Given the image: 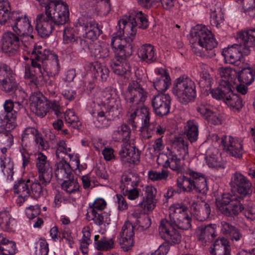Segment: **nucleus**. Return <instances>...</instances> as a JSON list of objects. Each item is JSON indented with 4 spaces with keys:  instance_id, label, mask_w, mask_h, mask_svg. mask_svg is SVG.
Returning a JSON list of instances; mask_svg holds the SVG:
<instances>
[{
    "instance_id": "aec40b11",
    "label": "nucleus",
    "mask_w": 255,
    "mask_h": 255,
    "mask_svg": "<svg viewBox=\"0 0 255 255\" xmlns=\"http://www.w3.org/2000/svg\"><path fill=\"white\" fill-rule=\"evenodd\" d=\"M171 99L168 94H158L151 99V105L155 114L162 117L170 112Z\"/></svg>"
},
{
    "instance_id": "6e6552de",
    "label": "nucleus",
    "mask_w": 255,
    "mask_h": 255,
    "mask_svg": "<svg viewBox=\"0 0 255 255\" xmlns=\"http://www.w3.org/2000/svg\"><path fill=\"white\" fill-rule=\"evenodd\" d=\"M24 67L25 79H28L31 84H33L37 88L45 85L49 97L54 98L56 96L57 86L54 79H50L44 76L43 73H38L36 70L30 68L28 64H25Z\"/></svg>"
},
{
    "instance_id": "bf43d9fd",
    "label": "nucleus",
    "mask_w": 255,
    "mask_h": 255,
    "mask_svg": "<svg viewBox=\"0 0 255 255\" xmlns=\"http://www.w3.org/2000/svg\"><path fill=\"white\" fill-rule=\"evenodd\" d=\"M232 87L220 86V88L212 89L211 91V94L212 97L217 100H223L225 102L227 97L226 96L229 95V91L232 89Z\"/></svg>"
},
{
    "instance_id": "412c9836",
    "label": "nucleus",
    "mask_w": 255,
    "mask_h": 255,
    "mask_svg": "<svg viewBox=\"0 0 255 255\" xmlns=\"http://www.w3.org/2000/svg\"><path fill=\"white\" fill-rule=\"evenodd\" d=\"M130 222H126L120 233L118 238L119 244L125 251L129 250L133 245L134 229Z\"/></svg>"
},
{
    "instance_id": "5701e85b",
    "label": "nucleus",
    "mask_w": 255,
    "mask_h": 255,
    "mask_svg": "<svg viewBox=\"0 0 255 255\" xmlns=\"http://www.w3.org/2000/svg\"><path fill=\"white\" fill-rule=\"evenodd\" d=\"M121 160L129 166L131 164H137L140 159V152L135 146L128 143H125L119 151Z\"/></svg>"
},
{
    "instance_id": "09e8293b",
    "label": "nucleus",
    "mask_w": 255,
    "mask_h": 255,
    "mask_svg": "<svg viewBox=\"0 0 255 255\" xmlns=\"http://www.w3.org/2000/svg\"><path fill=\"white\" fill-rule=\"evenodd\" d=\"M255 76V71L251 68H244L237 73L238 81L246 85H250L254 81Z\"/></svg>"
},
{
    "instance_id": "864d4df0",
    "label": "nucleus",
    "mask_w": 255,
    "mask_h": 255,
    "mask_svg": "<svg viewBox=\"0 0 255 255\" xmlns=\"http://www.w3.org/2000/svg\"><path fill=\"white\" fill-rule=\"evenodd\" d=\"M242 6L243 11L251 17H255V0H235Z\"/></svg>"
},
{
    "instance_id": "ddd939ff",
    "label": "nucleus",
    "mask_w": 255,
    "mask_h": 255,
    "mask_svg": "<svg viewBox=\"0 0 255 255\" xmlns=\"http://www.w3.org/2000/svg\"><path fill=\"white\" fill-rule=\"evenodd\" d=\"M4 110L0 111V128L7 131L14 129L18 113L13 111L12 103L6 100L3 104Z\"/></svg>"
},
{
    "instance_id": "6ab92c4d",
    "label": "nucleus",
    "mask_w": 255,
    "mask_h": 255,
    "mask_svg": "<svg viewBox=\"0 0 255 255\" xmlns=\"http://www.w3.org/2000/svg\"><path fill=\"white\" fill-rule=\"evenodd\" d=\"M223 149L231 156L240 158L243 153L242 141L231 136L224 135L221 138Z\"/></svg>"
},
{
    "instance_id": "39448f33",
    "label": "nucleus",
    "mask_w": 255,
    "mask_h": 255,
    "mask_svg": "<svg viewBox=\"0 0 255 255\" xmlns=\"http://www.w3.org/2000/svg\"><path fill=\"white\" fill-rule=\"evenodd\" d=\"M187 176H179L176 180L177 187L183 191L191 193L193 191L206 194L208 190L205 174L193 170L187 171Z\"/></svg>"
},
{
    "instance_id": "13d9d810",
    "label": "nucleus",
    "mask_w": 255,
    "mask_h": 255,
    "mask_svg": "<svg viewBox=\"0 0 255 255\" xmlns=\"http://www.w3.org/2000/svg\"><path fill=\"white\" fill-rule=\"evenodd\" d=\"M61 184L62 188L69 194L74 193L79 191L80 185L77 180L74 178L66 179Z\"/></svg>"
},
{
    "instance_id": "72a5a7b5",
    "label": "nucleus",
    "mask_w": 255,
    "mask_h": 255,
    "mask_svg": "<svg viewBox=\"0 0 255 255\" xmlns=\"http://www.w3.org/2000/svg\"><path fill=\"white\" fill-rule=\"evenodd\" d=\"M172 155L185 160L188 156V142L182 137L175 138L172 143Z\"/></svg>"
},
{
    "instance_id": "2eb2a0df",
    "label": "nucleus",
    "mask_w": 255,
    "mask_h": 255,
    "mask_svg": "<svg viewBox=\"0 0 255 255\" xmlns=\"http://www.w3.org/2000/svg\"><path fill=\"white\" fill-rule=\"evenodd\" d=\"M36 166L38 172L39 180L43 185H47L52 177V168L47 157L41 152L37 154Z\"/></svg>"
},
{
    "instance_id": "338daca9",
    "label": "nucleus",
    "mask_w": 255,
    "mask_h": 255,
    "mask_svg": "<svg viewBox=\"0 0 255 255\" xmlns=\"http://www.w3.org/2000/svg\"><path fill=\"white\" fill-rule=\"evenodd\" d=\"M15 251V243L12 241L3 246H0V252L2 255H13Z\"/></svg>"
},
{
    "instance_id": "49530a36",
    "label": "nucleus",
    "mask_w": 255,
    "mask_h": 255,
    "mask_svg": "<svg viewBox=\"0 0 255 255\" xmlns=\"http://www.w3.org/2000/svg\"><path fill=\"white\" fill-rule=\"evenodd\" d=\"M30 180H18L13 186L14 192L24 197L30 196Z\"/></svg>"
},
{
    "instance_id": "f3484780",
    "label": "nucleus",
    "mask_w": 255,
    "mask_h": 255,
    "mask_svg": "<svg viewBox=\"0 0 255 255\" xmlns=\"http://www.w3.org/2000/svg\"><path fill=\"white\" fill-rule=\"evenodd\" d=\"M11 19L12 20L9 25L17 35H28L32 31L33 27L30 24L28 18L25 15H20L18 13L13 11Z\"/></svg>"
},
{
    "instance_id": "423d86ee",
    "label": "nucleus",
    "mask_w": 255,
    "mask_h": 255,
    "mask_svg": "<svg viewBox=\"0 0 255 255\" xmlns=\"http://www.w3.org/2000/svg\"><path fill=\"white\" fill-rule=\"evenodd\" d=\"M172 93L179 102L187 104L193 101L196 96L195 84L188 77L180 76L174 82Z\"/></svg>"
},
{
    "instance_id": "7c9ffc66",
    "label": "nucleus",
    "mask_w": 255,
    "mask_h": 255,
    "mask_svg": "<svg viewBox=\"0 0 255 255\" xmlns=\"http://www.w3.org/2000/svg\"><path fill=\"white\" fill-rule=\"evenodd\" d=\"M31 110L37 116L41 118L44 117L48 110V105L42 98L33 95L30 97Z\"/></svg>"
},
{
    "instance_id": "b1692460",
    "label": "nucleus",
    "mask_w": 255,
    "mask_h": 255,
    "mask_svg": "<svg viewBox=\"0 0 255 255\" xmlns=\"http://www.w3.org/2000/svg\"><path fill=\"white\" fill-rule=\"evenodd\" d=\"M36 22L35 28L38 34L42 37L49 36L54 29V26L57 25L44 13L37 15Z\"/></svg>"
},
{
    "instance_id": "c03bdc74",
    "label": "nucleus",
    "mask_w": 255,
    "mask_h": 255,
    "mask_svg": "<svg viewBox=\"0 0 255 255\" xmlns=\"http://www.w3.org/2000/svg\"><path fill=\"white\" fill-rule=\"evenodd\" d=\"M227 95L225 103L234 111L239 112L243 107V103L242 98L237 94L233 93L232 89Z\"/></svg>"
},
{
    "instance_id": "0e129e2a",
    "label": "nucleus",
    "mask_w": 255,
    "mask_h": 255,
    "mask_svg": "<svg viewBox=\"0 0 255 255\" xmlns=\"http://www.w3.org/2000/svg\"><path fill=\"white\" fill-rule=\"evenodd\" d=\"M206 162L209 167L224 168L221 157L218 154H212L206 157Z\"/></svg>"
},
{
    "instance_id": "4468645a",
    "label": "nucleus",
    "mask_w": 255,
    "mask_h": 255,
    "mask_svg": "<svg viewBox=\"0 0 255 255\" xmlns=\"http://www.w3.org/2000/svg\"><path fill=\"white\" fill-rule=\"evenodd\" d=\"M75 26L81 27L85 31L86 38L92 40L97 39L102 33L96 21L88 16L79 18L75 22Z\"/></svg>"
},
{
    "instance_id": "ea45409f",
    "label": "nucleus",
    "mask_w": 255,
    "mask_h": 255,
    "mask_svg": "<svg viewBox=\"0 0 255 255\" xmlns=\"http://www.w3.org/2000/svg\"><path fill=\"white\" fill-rule=\"evenodd\" d=\"M93 117L95 118L94 120V124L98 128H104L110 125V121L114 117H112L106 113V111L101 108V111H98L97 113H93Z\"/></svg>"
},
{
    "instance_id": "680f3d73",
    "label": "nucleus",
    "mask_w": 255,
    "mask_h": 255,
    "mask_svg": "<svg viewBox=\"0 0 255 255\" xmlns=\"http://www.w3.org/2000/svg\"><path fill=\"white\" fill-rule=\"evenodd\" d=\"M238 199H239L238 195L223 194L221 199H217L216 204L220 211V208L222 207L228 206L230 203L234 202Z\"/></svg>"
},
{
    "instance_id": "c756f323",
    "label": "nucleus",
    "mask_w": 255,
    "mask_h": 255,
    "mask_svg": "<svg viewBox=\"0 0 255 255\" xmlns=\"http://www.w3.org/2000/svg\"><path fill=\"white\" fill-rule=\"evenodd\" d=\"M55 175L57 180L71 179L74 174L69 163L66 160H59L55 163Z\"/></svg>"
},
{
    "instance_id": "f704fd0d",
    "label": "nucleus",
    "mask_w": 255,
    "mask_h": 255,
    "mask_svg": "<svg viewBox=\"0 0 255 255\" xmlns=\"http://www.w3.org/2000/svg\"><path fill=\"white\" fill-rule=\"evenodd\" d=\"M210 22L213 26L218 27L224 20V13L219 2L210 5Z\"/></svg>"
},
{
    "instance_id": "4d7b16f0",
    "label": "nucleus",
    "mask_w": 255,
    "mask_h": 255,
    "mask_svg": "<svg viewBox=\"0 0 255 255\" xmlns=\"http://www.w3.org/2000/svg\"><path fill=\"white\" fill-rule=\"evenodd\" d=\"M47 185H43L41 182L35 179L33 182L30 180V196L34 198H38L43 195L44 187Z\"/></svg>"
},
{
    "instance_id": "774afa93",
    "label": "nucleus",
    "mask_w": 255,
    "mask_h": 255,
    "mask_svg": "<svg viewBox=\"0 0 255 255\" xmlns=\"http://www.w3.org/2000/svg\"><path fill=\"white\" fill-rule=\"evenodd\" d=\"M49 252L48 245L44 240H40L36 247V255H48Z\"/></svg>"
},
{
    "instance_id": "4be33fe9",
    "label": "nucleus",
    "mask_w": 255,
    "mask_h": 255,
    "mask_svg": "<svg viewBox=\"0 0 255 255\" xmlns=\"http://www.w3.org/2000/svg\"><path fill=\"white\" fill-rule=\"evenodd\" d=\"M17 34L12 32L4 33L0 39L2 51L13 55L19 49L20 46L19 38Z\"/></svg>"
},
{
    "instance_id": "1a4fd4ad",
    "label": "nucleus",
    "mask_w": 255,
    "mask_h": 255,
    "mask_svg": "<svg viewBox=\"0 0 255 255\" xmlns=\"http://www.w3.org/2000/svg\"><path fill=\"white\" fill-rule=\"evenodd\" d=\"M188 207L183 203H175L169 208V221L171 225L181 230H187L191 227L192 219L187 213Z\"/></svg>"
},
{
    "instance_id": "dca6fc26",
    "label": "nucleus",
    "mask_w": 255,
    "mask_h": 255,
    "mask_svg": "<svg viewBox=\"0 0 255 255\" xmlns=\"http://www.w3.org/2000/svg\"><path fill=\"white\" fill-rule=\"evenodd\" d=\"M232 188L235 189L239 194V199H243L244 197L252 193V183L251 181L239 172L234 173L230 183Z\"/></svg>"
},
{
    "instance_id": "c9c22d12",
    "label": "nucleus",
    "mask_w": 255,
    "mask_h": 255,
    "mask_svg": "<svg viewBox=\"0 0 255 255\" xmlns=\"http://www.w3.org/2000/svg\"><path fill=\"white\" fill-rule=\"evenodd\" d=\"M88 49L90 50L92 56L96 59H104L108 57L110 55L108 44L106 43L101 45L90 43V45H88Z\"/></svg>"
},
{
    "instance_id": "a211bd4d",
    "label": "nucleus",
    "mask_w": 255,
    "mask_h": 255,
    "mask_svg": "<svg viewBox=\"0 0 255 255\" xmlns=\"http://www.w3.org/2000/svg\"><path fill=\"white\" fill-rule=\"evenodd\" d=\"M159 231L162 237L169 244L173 245L180 243L181 240L180 234L166 219L161 220Z\"/></svg>"
},
{
    "instance_id": "69168bd1",
    "label": "nucleus",
    "mask_w": 255,
    "mask_h": 255,
    "mask_svg": "<svg viewBox=\"0 0 255 255\" xmlns=\"http://www.w3.org/2000/svg\"><path fill=\"white\" fill-rule=\"evenodd\" d=\"M151 225V220L147 216L139 218L135 222L134 227L137 230L142 232L147 230Z\"/></svg>"
},
{
    "instance_id": "9b49d317",
    "label": "nucleus",
    "mask_w": 255,
    "mask_h": 255,
    "mask_svg": "<svg viewBox=\"0 0 255 255\" xmlns=\"http://www.w3.org/2000/svg\"><path fill=\"white\" fill-rule=\"evenodd\" d=\"M45 6L44 14L57 25L65 24L69 19L68 5L60 0H50Z\"/></svg>"
},
{
    "instance_id": "58836bf2",
    "label": "nucleus",
    "mask_w": 255,
    "mask_h": 255,
    "mask_svg": "<svg viewBox=\"0 0 255 255\" xmlns=\"http://www.w3.org/2000/svg\"><path fill=\"white\" fill-rule=\"evenodd\" d=\"M140 181L138 175L135 173L129 172L122 176L120 188L122 190L135 188L138 186Z\"/></svg>"
},
{
    "instance_id": "0eeeda50",
    "label": "nucleus",
    "mask_w": 255,
    "mask_h": 255,
    "mask_svg": "<svg viewBox=\"0 0 255 255\" xmlns=\"http://www.w3.org/2000/svg\"><path fill=\"white\" fill-rule=\"evenodd\" d=\"M117 31L113 34L111 42V46L115 49L116 58L118 59H126L132 53V41L134 36H128L123 38L125 32L123 27L117 26Z\"/></svg>"
},
{
    "instance_id": "6e6d98bb",
    "label": "nucleus",
    "mask_w": 255,
    "mask_h": 255,
    "mask_svg": "<svg viewBox=\"0 0 255 255\" xmlns=\"http://www.w3.org/2000/svg\"><path fill=\"white\" fill-rule=\"evenodd\" d=\"M65 120L68 126L75 129H79L82 124L79 118L72 110H69L65 113Z\"/></svg>"
},
{
    "instance_id": "bb28decb",
    "label": "nucleus",
    "mask_w": 255,
    "mask_h": 255,
    "mask_svg": "<svg viewBox=\"0 0 255 255\" xmlns=\"http://www.w3.org/2000/svg\"><path fill=\"white\" fill-rule=\"evenodd\" d=\"M184 160L172 154L168 157L166 155H162L157 159L158 164H162L164 167H169L177 173L182 172L184 168Z\"/></svg>"
},
{
    "instance_id": "3c124183",
    "label": "nucleus",
    "mask_w": 255,
    "mask_h": 255,
    "mask_svg": "<svg viewBox=\"0 0 255 255\" xmlns=\"http://www.w3.org/2000/svg\"><path fill=\"white\" fill-rule=\"evenodd\" d=\"M14 92L12 98L14 101L9 100L12 103L13 111L18 113L20 110L23 108V103L26 100L27 95L23 90H18Z\"/></svg>"
},
{
    "instance_id": "cd10ccee",
    "label": "nucleus",
    "mask_w": 255,
    "mask_h": 255,
    "mask_svg": "<svg viewBox=\"0 0 255 255\" xmlns=\"http://www.w3.org/2000/svg\"><path fill=\"white\" fill-rule=\"evenodd\" d=\"M218 73L221 77L220 86L234 88L237 77V72L235 69L230 67H220Z\"/></svg>"
},
{
    "instance_id": "2f4dec72",
    "label": "nucleus",
    "mask_w": 255,
    "mask_h": 255,
    "mask_svg": "<svg viewBox=\"0 0 255 255\" xmlns=\"http://www.w3.org/2000/svg\"><path fill=\"white\" fill-rule=\"evenodd\" d=\"M222 234L228 236L233 242H243L244 237L240 229L226 221L221 222Z\"/></svg>"
},
{
    "instance_id": "37998d69",
    "label": "nucleus",
    "mask_w": 255,
    "mask_h": 255,
    "mask_svg": "<svg viewBox=\"0 0 255 255\" xmlns=\"http://www.w3.org/2000/svg\"><path fill=\"white\" fill-rule=\"evenodd\" d=\"M70 147H67L66 141L64 140H59L56 144V156L58 160H65L67 155L70 160H72L73 155Z\"/></svg>"
},
{
    "instance_id": "473e14b6",
    "label": "nucleus",
    "mask_w": 255,
    "mask_h": 255,
    "mask_svg": "<svg viewBox=\"0 0 255 255\" xmlns=\"http://www.w3.org/2000/svg\"><path fill=\"white\" fill-rule=\"evenodd\" d=\"M137 54L141 61L147 63L154 62L157 60L155 49L150 44H145L141 46L138 49Z\"/></svg>"
},
{
    "instance_id": "20e7f679",
    "label": "nucleus",
    "mask_w": 255,
    "mask_h": 255,
    "mask_svg": "<svg viewBox=\"0 0 255 255\" xmlns=\"http://www.w3.org/2000/svg\"><path fill=\"white\" fill-rule=\"evenodd\" d=\"M31 67L38 73H42V69L45 70L50 76L58 75L60 70L58 56L48 49H42L41 46L32 49L30 57Z\"/></svg>"
},
{
    "instance_id": "e433bc0d",
    "label": "nucleus",
    "mask_w": 255,
    "mask_h": 255,
    "mask_svg": "<svg viewBox=\"0 0 255 255\" xmlns=\"http://www.w3.org/2000/svg\"><path fill=\"white\" fill-rule=\"evenodd\" d=\"M110 214L106 212H99L94 209H88L86 214L87 218L89 221H93L98 226L104 223H108L110 221Z\"/></svg>"
},
{
    "instance_id": "f257e3e1",
    "label": "nucleus",
    "mask_w": 255,
    "mask_h": 255,
    "mask_svg": "<svg viewBox=\"0 0 255 255\" xmlns=\"http://www.w3.org/2000/svg\"><path fill=\"white\" fill-rule=\"evenodd\" d=\"M148 93L140 84L133 80L122 93L128 110L129 123L135 127L137 122H140V130L145 138L151 137L154 133L162 136L166 131L165 128L156 122H150V113L147 108L141 107L147 97Z\"/></svg>"
},
{
    "instance_id": "79ce46f5",
    "label": "nucleus",
    "mask_w": 255,
    "mask_h": 255,
    "mask_svg": "<svg viewBox=\"0 0 255 255\" xmlns=\"http://www.w3.org/2000/svg\"><path fill=\"white\" fill-rule=\"evenodd\" d=\"M116 60H113L111 62V66L113 72L117 75L124 76L129 71L130 67L125 60L126 59H118L115 58Z\"/></svg>"
},
{
    "instance_id": "a19ab883",
    "label": "nucleus",
    "mask_w": 255,
    "mask_h": 255,
    "mask_svg": "<svg viewBox=\"0 0 255 255\" xmlns=\"http://www.w3.org/2000/svg\"><path fill=\"white\" fill-rule=\"evenodd\" d=\"M239 200L230 203L228 206L222 207L220 208V211L227 217H234L238 216L243 209V206Z\"/></svg>"
},
{
    "instance_id": "8fccbe9b",
    "label": "nucleus",
    "mask_w": 255,
    "mask_h": 255,
    "mask_svg": "<svg viewBox=\"0 0 255 255\" xmlns=\"http://www.w3.org/2000/svg\"><path fill=\"white\" fill-rule=\"evenodd\" d=\"M105 105L102 108L108 113L112 117H116L120 113L119 108L120 107V102L117 98H113L110 101L104 103Z\"/></svg>"
},
{
    "instance_id": "603ef678",
    "label": "nucleus",
    "mask_w": 255,
    "mask_h": 255,
    "mask_svg": "<svg viewBox=\"0 0 255 255\" xmlns=\"http://www.w3.org/2000/svg\"><path fill=\"white\" fill-rule=\"evenodd\" d=\"M0 159L3 174L6 176L7 179H12L14 173L13 162L9 157H6L4 155L1 156Z\"/></svg>"
},
{
    "instance_id": "a878e982",
    "label": "nucleus",
    "mask_w": 255,
    "mask_h": 255,
    "mask_svg": "<svg viewBox=\"0 0 255 255\" xmlns=\"http://www.w3.org/2000/svg\"><path fill=\"white\" fill-rule=\"evenodd\" d=\"M32 139H34L42 148H47V142L40 136L38 130L34 128L28 127L23 130L21 135L22 146H27V144Z\"/></svg>"
},
{
    "instance_id": "e2e57ef3",
    "label": "nucleus",
    "mask_w": 255,
    "mask_h": 255,
    "mask_svg": "<svg viewBox=\"0 0 255 255\" xmlns=\"http://www.w3.org/2000/svg\"><path fill=\"white\" fill-rule=\"evenodd\" d=\"M222 246L219 248H215L214 250L211 252L213 255H231L230 247L228 245L229 241L224 238L221 240Z\"/></svg>"
},
{
    "instance_id": "f03ea898",
    "label": "nucleus",
    "mask_w": 255,
    "mask_h": 255,
    "mask_svg": "<svg viewBox=\"0 0 255 255\" xmlns=\"http://www.w3.org/2000/svg\"><path fill=\"white\" fill-rule=\"evenodd\" d=\"M237 39L239 43L224 48L222 55L227 63L239 66L242 63L243 55L251 53V48L255 42V28L239 32Z\"/></svg>"
},
{
    "instance_id": "9d476101",
    "label": "nucleus",
    "mask_w": 255,
    "mask_h": 255,
    "mask_svg": "<svg viewBox=\"0 0 255 255\" xmlns=\"http://www.w3.org/2000/svg\"><path fill=\"white\" fill-rule=\"evenodd\" d=\"M147 15L141 11L131 10L129 13L128 20L122 19L119 21L118 26L123 27L126 32L131 36H134L137 28L146 29L148 26Z\"/></svg>"
},
{
    "instance_id": "c85d7f7f",
    "label": "nucleus",
    "mask_w": 255,
    "mask_h": 255,
    "mask_svg": "<svg viewBox=\"0 0 255 255\" xmlns=\"http://www.w3.org/2000/svg\"><path fill=\"white\" fill-rule=\"evenodd\" d=\"M157 75L153 82L155 89L159 92H165L171 85V79L167 70L164 69H158L155 71Z\"/></svg>"
},
{
    "instance_id": "052dcab7",
    "label": "nucleus",
    "mask_w": 255,
    "mask_h": 255,
    "mask_svg": "<svg viewBox=\"0 0 255 255\" xmlns=\"http://www.w3.org/2000/svg\"><path fill=\"white\" fill-rule=\"evenodd\" d=\"M11 217L8 211L3 210L0 212V228L4 231L10 229Z\"/></svg>"
},
{
    "instance_id": "4c0bfd02",
    "label": "nucleus",
    "mask_w": 255,
    "mask_h": 255,
    "mask_svg": "<svg viewBox=\"0 0 255 255\" xmlns=\"http://www.w3.org/2000/svg\"><path fill=\"white\" fill-rule=\"evenodd\" d=\"M88 67L96 78L100 79L103 81H105L108 78L109 70L106 66L102 65L101 63L98 62L90 63Z\"/></svg>"
},
{
    "instance_id": "a18cd8bd",
    "label": "nucleus",
    "mask_w": 255,
    "mask_h": 255,
    "mask_svg": "<svg viewBox=\"0 0 255 255\" xmlns=\"http://www.w3.org/2000/svg\"><path fill=\"white\" fill-rule=\"evenodd\" d=\"M130 134V129L126 124H123L118 127L117 129L115 130L113 134V138L116 141H122L127 143L129 140Z\"/></svg>"
},
{
    "instance_id": "7ed1b4c3",
    "label": "nucleus",
    "mask_w": 255,
    "mask_h": 255,
    "mask_svg": "<svg viewBox=\"0 0 255 255\" xmlns=\"http://www.w3.org/2000/svg\"><path fill=\"white\" fill-rule=\"evenodd\" d=\"M190 40L192 52L202 57H211L215 55L213 49L218 44L211 31L205 26L197 25L192 32Z\"/></svg>"
},
{
    "instance_id": "f8f14e48",
    "label": "nucleus",
    "mask_w": 255,
    "mask_h": 255,
    "mask_svg": "<svg viewBox=\"0 0 255 255\" xmlns=\"http://www.w3.org/2000/svg\"><path fill=\"white\" fill-rule=\"evenodd\" d=\"M15 75L10 67L5 64H0V89L5 93H13L17 88Z\"/></svg>"
},
{
    "instance_id": "5fc2aeb1",
    "label": "nucleus",
    "mask_w": 255,
    "mask_h": 255,
    "mask_svg": "<svg viewBox=\"0 0 255 255\" xmlns=\"http://www.w3.org/2000/svg\"><path fill=\"white\" fill-rule=\"evenodd\" d=\"M115 247V241L113 238L102 237L96 243V249L100 251H110Z\"/></svg>"
},
{
    "instance_id": "393cba45",
    "label": "nucleus",
    "mask_w": 255,
    "mask_h": 255,
    "mask_svg": "<svg viewBox=\"0 0 255 255\" xmlns=\"http://www.w3.org/2000/svg\"><path fill=\"white\" fill-rule=\"evenodd\" d=\"M216 224L202 225L196 231L197 239L203 245L206 246L212 242L216 237Z\"/></svg>"
},
{
    "instance_id": "de8ad7c7",
    "label": "nucleus",
    "mask_w": 255,
    "mask_h": 255,
    "mask_svg": "<svg viewBox=\"0 0 255 255\" xmlns=\"http://www.w3.org/2000/svg\"><path fill=\"white\" fill-rule=\"evenodd\" d=\"M184 133L191 142L196 141L198 137V126L194 121H189L185 126Z\"/></svg>"
}]
</instances>
